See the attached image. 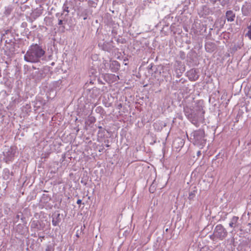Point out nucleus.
I'll list each match as a JSON object with an SVG mask.
<instances>
[{"instance_id":"obj_18","label":"nucleus","mask_w":251,"mask_h":251,"mask_svg":"<svg viewBox=\"0 0 251 251\" xmlns=\"http://www.w3.org/2000/svg\"><path fill=\"white\" fill-rule=\"evenodd\" d=\"M46 251H50V249L49 247H48L46 250Z\"/></svg>"},{"instance_id":"obj_20","label":"nucleus","mask_w":251,"mask_h":251,"mask_svg":"<svg viewBox=\"0 0 251 251\" xmlns=\"http://www.w3.org/2000/svg\"><path fill=\"white\" fill-rule=\"evenodd\" d=\"M63 29H64V28H65V26H64V25H63Z\"/></svg>"},{"instance_id":"obj_17","label":"nucleus","mask_w":251,"mask_h":251,"mask_svg":"<svg viewBox=\"0 0 251 251\" xmlns=\"http://www.w3.org/2000/svg\"><path fill=\"white\" fill-rule=\"evenodd\" d=\"M81 201H81V200L78 199V200L77 201L76 203H77V204H81Z\"/></svg>"},{"instance_id":"obj_6","label":"nucleus","mask_w":251,"mask_h":251,"mask_svg":"<svg viewBox=\"0 0 251 251\" xmlns=\"http://www.w3.org/2000/svg\"><path fill=\"white\" fill-rule=\"evenodd\" d=\"M104 78L109 83L113 82L119 79L118 75L111 74H105L104 75Z\"/></svg>"},{"instance_id":"obj_2","label":"nucleus","mask_w":251,"mask_h":251,"mask_svg":"<svg viewBox=\"0 0 251 251\" xmlns=\"http://www.w3.org/2000/svg\"><path fill=\"white\" fill-rule=\"evenodd\" d=\"M45 51L37 44L31 45L24 56L25 61L30 63H37L45 55Z\"/></svg>"},{"instance_id":"obj_5","label":"nucleus","mask_w":251,"mask_h":251,"mask_svg":"<svg viewBox=\"0 0 251 251\" xmlns=\"http://www.w3.org/2000/svg\"><path fill=\"white\" fill-rule=\"evenodd\" d=\"M16 153L17 150L16 148L14 147H10L7 149V151L3 152V155L6 162L12 161Z\"/></svg>"},{"instance_id":"obj_11","label":"nucleus","mask_w":251,"mask_h":251,"mask_svg":"<svg viewBox=\"0 0 251 251\" xmlns=\"http://www.w3.org/2000/svg\"><path fill=\"white\" fill-rule=\"evenodd\" d=\"M43 13V9L40 8L39 9L37 8L34 12H33V14L36 17H39Z\"/></svg>"},{"instance_id":"obj_1","label":"nucleus","mask_w":251,"mask_h":251,"mask_svg":"<svg viewBox=\"0 0 251 251\" xmlns=\"http://www.w3.org/2000/svg\"><path fill=\"white\" fill-rule=\"evenodd\" d=\"M184 112L187 119L197 127L204 121V111L201 106L197 105L193 108L186 106L184 108Z\"/></svg>"},{"instance_id":"obj_8","label":"nucleus","mask_w":251,"mask_h":251,"mask_svg":"<svg viewBox=\"0 0 251 251\" xmlns=\"http://www.w3.org/2000/svg\"><path fill=\"white\" fill-rule=\"evenodd\" d=\"M120 68V65L118 61H113L110 63V68L112 72H116Z\"/></svg>"},{"instance_id":"obj_3","label":"nucleus","mask_w":251,"mask_h":251,"mask_svg":"<svg viewBox=\"0 0 251 251\" xmlns=\"http://www.w3.org/2000/svg\"><path fill=\"white\" fill-rule=\"evenodd\" d=\"M204 131L202 129H199L193 131L191 134L190 139L195 145L203 146L206 140L204 139Z\"/></svg>"},{"instance_id":"obj_19","label":"nucleus","mask_w":251,"mask_h":251,"mask_svg":"<svg viewBox=\"0 0 251 251\" xmlns=\"http://www.w3.org/2000/svg\"><path fill=\"white\" fill-rule=\"evenodd\" d=\"M221 4H222L223 6H224V5L226 4V2H221Z\"/></svg>"},{"instance_id":"obj_10","label":"nucleus","mask_w":251,"mask_h":251,"mask_svg":"<svg viewBox=\"0 0 251 251\" xmlns=\"http://www.w3.org/2000/svg\"><path fill=\"white\" fill-rule=\"evenodd\" d=\"M238 217L233 216L232 218L230 223L229 224V226H230L231 227H234L236 226H237V224L238 223Z\"/></svg>"},{"instance_id":"obj_15","label":"nucleus","mask_w":251,"mask_h":251,"mask_svg":"<svg viewBox=\"0 0 251 251\" xmlns=\"http://www.w3.org/2000/svg\"><path fill=\"white\" fill-rule=\"evenodd\" d=\"M63 9L64 12H66L67 13L69 12L68 7L67 5L64 4L63 7Z\"/></svg>"},{"instance_id":"obj_9","label":"nucleus","mask_w":251,"mask_h":251,"mask_svg":"<svg viewBox=\"0 0 251 251\" xmlns=\"http://www.w3.org/2000/svg\"><path fill=\"white\" fill-rule=\"evenodd\" d=\"M226 16L228 22H233L234 20L235 15L232 11L228 10L226 11Z\"/></svg>"},{"instance_id":"obj_12","label":"nucleus","mask_w":251,"mask_h":251,"mask_svg":"<svg viewBox=\"0 0 251 251\" xmlns=\"http://www.w3.org/2000/svg\"><path fill=\"white\" fill-rule=\"evenodd\" d=\"M59 217V214H58L57 217L56 219H54V218L52 219V225L54 226H57L59 223V220L58 219V217Z\"/></svg>"},{"instance_id":"obj_14","label":"nucleus","mask_w":251,"mask_h":251,"mask_svg":"<svg viewBox=\"0 0 251 251\" xmlns=\"http://www.w3.org/2000/svg\"><path fill=\"white\" fill-rule=\"evenodd\" d=\"M103 64L105 69H108V67L110 68V63H108L107 61L104 60L103 61Z\"/></svg>"},{"instance_id":"obj_7","label":"nucleus","mask_w":251,"mask_h":251,"mask_svg":"<svg viewBox=\"0 0 251 251\" xmlns=\"http://www.w3.org/2000/svg\"><path fill=\"white\" fill-rule=\"evenodd\" d=\"M189 79L195 81L198 79L199 76L195 70L192 69L187 73Z\"/></svg>"},{"instance_id":"obj_13","label":"nucleus","mask_w":251,"mask_h":251,"mask_svg":"<svg viewBox=\"0 0 251 251\" xmlns=\"http://www.w3.org/2000/svg\"><path fill=\"white\" fill-rule=\"evenodd\" d=\"M195 196V191H194L189 193L188 198L190 200H192L194 198Z\"/></svg>"},{"instance_id":"obj_4","label":"nucleus","mask_w":251,"mask_h":251,"mask_svg":"<svg viewBox=\"0 0 251 251\" xmlns=\"http://www.w3.org/2000/svg\"><path fill=\"white\" fill-rule=\"evenodd\" d=\"M227 235L226 229L222 225H218L215 228L214 235L215 237L219 238L220 240H223Z\"/></svg>"},{"instance_id":"obj_16","label":"nucleus","mask_w":251,"mask_h":251,"mask_svg":"<svg viewBox=\"0 0 251 251\" xmlns=\"http://www.w3.org/2000/svg\"><path fill=\"white\" fill-rule=\"evenodd\" d=\"M65 23H64V20H63L62 19L58 20V25H63Z\"/></svg>"}]
</instances>
